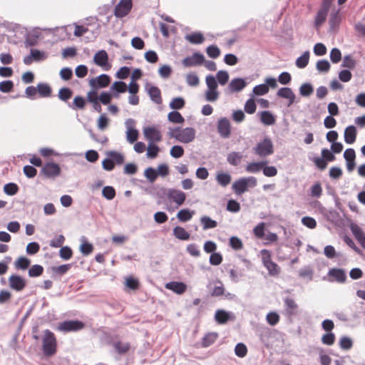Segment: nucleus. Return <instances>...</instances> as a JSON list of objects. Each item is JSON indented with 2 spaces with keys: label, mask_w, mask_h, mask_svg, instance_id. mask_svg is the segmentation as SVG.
<instances>
[{
  "label": "nucleus",
  "mask_w": 365,
  "mask_h": 365,
  "mask_svg": "<svg viewBox=\"0 0 365 365\" xmlns=\"http://www.w3.org/2000/svg\"><path fill=\"white\" fill-rule=\"evenodd\" d=\"M200 222L202 225V229L204 230H207L209 229H213L215 228L217 226V221L211 219L208 216H202L200 218Z\"/></svg>",
  "instance_id": "obj_37"
},
{
  "label": "nucleus",
  "mask_w": 365,
  "mask_h": 365,
  "mask_svg": "<svg viewBox=\"0 0 365 365\" xmlns=\"http://www.w3.org/2000/svg\"><path fill=\"white\" fill-rule=\"evenodd\" d=\"M110 91H117V93H123L127 91V85L123 81H116L110 88Z\"/></svg>",
  "instance_id": "obj_48"
},
{
  "label": "nucleus",
  "mask_w": 365,
  "mask_h": 365,
  "mask_svg": "<svg viewBox=\"0 0 365 365\" xmlns=\"http://www.w3.org/2000/svg\"><path fill=\"white\" fill-rule=\"evenodd\" d=\"M159 151L160 148L155 143H148L146 156L151 159L155 158Z\"/></svg>",
  "instance_id": "obj_47"
},
{
  "label": "nucleus",
  "mask_w": 365,
  "mask_h": 365,
  "mask_svg": "<svg viewBox=\"0 0 365 365\" xmlns=\"http://www.w3.org/2000/svg\"><path fill=\"white\" fill-rule=\"evenodd\" d=\"M334 154L331 150L323 148L321 151V157L317 155L312 158L309 157V160L314 163L317 169L322 171L327 168L328 163L336 160Z\"/></svg>",
  "instance_id": "obj_2"
},
{
  "label": "nucleus",
  "mask_w": 365,
  "mask_h": 365,
  "mask_svg": "<svg viewBox=\"0 0 365 365\" xmlns=\"http://www.w3.org/2000/svg\"><path fill=\"white\" fill-rule=\"evenodd\" d=\"M143 133L149 143H155L160 142L162 139L160 132L155 127H146L143 130Z\"/></svg>",
  "instance_id": "obj_22"
},
{
  "label": "nucleus",
  "mask_w": 365,
  "mask_h": 365,
  "mask_svg": "<svg viewBox=\"0 0 365 365\" xmlns=\"http://www.w3.org/2000/svg\"><path fill=\"white\" fill-rule=\"evenodd\" d=\"M215 78L220 85L225 86L229 81V74L226 71L220 70L217 71Z\"/></svg>",
  "instance_id": "obj_54"
},
{
  "label": "nucleus",
  "mask_w": 365,
  "mask_h": 365,
  "mask_svg": "<svg viewBox=\"0 0 365 365\" xmlns=\"http://www.w3.org/2000/svg\"><path fill=\"white\" fill-rule=\"evenodd\" d=\"M314 91V88L310 83H304L299 87V93L303 97L309 96Z\"/></svg>",
  "instance_id": "obj_50"
},
{
  "label": "nucleus",
  "mask_w": 365,
  "mask_h": 365,
  "mask_svg": "<svg viewBox=\"0 0 365 365\" xmlns=\"http://www.w3.org/2000/svg\"><path fill=\"white\" fill-rule=\"evenodd\" d=\"M328 12L329 10L327 9L323 8L319 9L314 19L316 26L322 25L326 21Z\"/></svg>",
  "instance_id": "obj_41"
},
{
  "label": "nucleus",
  "mask_w": 365,
  "mask_h": 365,
  "mask_svg": "<svg viewBox=\"0 0 365 365\" xmlns=\"http://www.w3.org/2000/svg\"><path fill=\"white\" fill-rule=\"evenodd\" d=\"M110 344L114 348L115 351L120 356L125 354L130 349V344L128 341L122 342L117 341Z\"/></svg>",
  "instance_id": "obj_28"
},
{
  "label": "nucleus",
  "mask_w": 365,
  "mask_h": 365,
  "mask_svg": "<svg viewBox=\"0 0 365 365\" xmlns=\"http://www.w3.org/2000/svg\"><path fill=\"white\" fill-rule=\"evenodd\" d=\"M132 6V0H120L115 7V16L118 18L125 16L130 11Z\"/></svg>",
  "instance_id": "obj_10"
},
{
  "label": "nucleus",
  "mask_w": 365,
  "mask_h": 365,
  "mask_svg": "<svg viewBox=\"0 0 365 365\" xmlns=\"http://www.w3.org/2000/svg\"><path fill=\"white\" fill-rule=\"evenodd\" d=\"M357 130L354 125L347 126L344 130V141L347 144H353L356 141Z\"/></svg>",
  "instance_id": "obj_27"
},
{
  "label": "nucleus",
  "mask_w": 365,
  "mask_h": 365,
  "mask_svg": "<svg viewBox=\"0 0 365 365\" xmlns=\"http://www.w3.org/2000/svg\"><path fill=\"white\" fill-rule=\"evenodd\" d=\"M126 130V139L130 143H133L138 140V130L135 128V120L133 118H128L125 122Z\"/></svg>",
  "instance_id": "obj_13"
},
{
  "label": "nucleus",
  "mask_w": 365,
  "mask_h": 365,
  "mask_svg": "<svg viewBox=\"0 0 365 365\" xmlns=\"http://www.w3.org/2000/svg\"><path fill=\"white\" fill-rule=\"evenodd\" d=\"M165 288L178 294H183L187 289V285L182 282L171 281L165 284Z\"/></svg>",
  "instance_id": "obj_25"
},
{
  "label": "nucleus",
  "mask_w": 365,
  "mask_h": 365,
  "mask_svg": "<svg viewBox=\"0 0 365 365\" xmlns=\"http://www.w3.org/2000/svg\"><path fill=\"white\" fill-rule=\"evenodd\" d=\"M205 61L204 55L200 52H194L192 56L185 57L182 63L185 67H193L202 65Z\"/></svg>",
  "instance_id": "obj_15"
},
{
  "label": "nucleus",
  "mask_w": 365,
  "mask_h": 365,
  "mask_svg": "<svg viewBox=\"0 0 365 365\" xmlns=\"http://www.w3.org/2000/svg\"><path fill=\"white\" fill-rule=\"evenodd\" d=\"M107 158L102 161V168L106 171H111L115 168V164L122 165L124 163V155L115 150L106 153Z\"/></svg>",
  "instance_id": "obj_4"
},
{
  "label": "nucleus",
  "mask_w": 365,
  "mask_h": 365,
  "mask_svg": "<svg viewBox=\"0 0 365 365\" xmlns=\"http://www.w3.org/2000/svg\"><path fill=\"white\" fill-rule=\"evenodd\" d=\"M330 63L326 59H321L317 62L316 68L319 72L327 73L330 69Z\"/></svg>",
  "instance_id": "obj_60"
},
{
  "label": "nucleus",
  "mask_w": 365,
  "mask_h": 365,
  "mask_svg": "<svg viewBox=\"0 0 365 365\" xmlns=\"http://www.w3.org/2000/svg\"><path fill=\"white\" fill-rule=\"evenodd\" d=\"M71 267V264H65L58 267H52L51 271L53 275L59 274L60 276H62L65 274L70 269Z\"/></svg>",
  "instance_id": "obj_52"
},
{
  "label": "nucleus",
  "mask_w": 365,
  "mask_h": 365,
  "mask_svg": "<svg viewBox=\"0 0 365 365\" xmlns=\"http://www.w3.org/2000/svg\"><path fill=\"white\" fill-rule=\"evenodd\" d=\"M84 327L85 324L80 320H65L58 324L57 329L61 331L68 333L80 331Z\"/></svg>",
  "instance_id": "obj_7"
},
{
  "label": "nucleus",
  "mask_w": 365,
  "mask_h": 365,
  "mask_svg": "<svg viewBox=\"0 0 365 365\" xmlns=\"http://www.w3.org/2000/svg\"><path fill=\"white\" fill-rule=\"evenodd\" d=\"M36 88L39 96L43 98L49 97L52 92L51 86L46 83H38Z\"/></svg>",
  "instance_id": "obj_33"
},
{
  "label": "nucleus",
  "mask_w": 365,
  "mask_h": 365,
  "mask_svg": "<svg viewBox=\"0 0 365 365\" xmlns=\"http://www.w3.org/2000/svg\"><path fill=\"white\" fill-rule=\"evenodd\" d=\"M247 83L245 78H233L225 89L226 93H238L242 91L247 86Z\"/></svg>",
  "instance_id": "obj_16"
},
{
  "label": "nucleus",
  "mask_w": 365,
  "mask_h": 365,
  "mask_svg": "<svg viewBox=\"0 0 365 365\" xmlns=\"http://www.w3.org/2000/svg\"><path fill=\"white\" fill-rule=\"evenodd\" d=\"M262 261L263 265L266 267L268 273L270 276H275L279 273L280 268L277 263L271 259V253L267 250H262Z\"/></svg>",
  "instance_id": "obj_6"
},
{
  "label": "nucleus",
  "mask_w": 365,
  "mask_h": 365,
  "mask_svg": "<svg viewBox=\"0 0 365 365\" xmlns=\"http://www.w3.org/2000/svg\"><path fill=\"white\" fill-rule=\"evenodd\" d=\"M93 62L104 71H108L111 68V65L108 63V53L105 50H100L95 53Z\"/></svg>",
  "instance_id": "obj_12"
},
{
  "label": "nucleus",
  "mask_w": 365,
  "mask_h": 365,
  "mask_svg": "<svg viewBox=\"0 0 365 365\" xmlns=\"http://www.w3.org/2000/svg\"><path fill=\"white\" fill-rule=\"evenodd\" d=\"M45 53L38 49L30 50V54L24 56L23 62L26 65H30L33 61H41L46 58Z\"/></svg>",
  "instance_id": "obj_19"
},
{
  "label": "nucleus",
  "mask_w": 365,
  "mask_h": 365,
  "mask_svg": "<svg viewBox=\"0 0 365 365\" xmlns=\"http://www.w3.org/2000/svg\"><path fill=\"white\" fill-rule=\"evenodd\" d=\"M313 269L310 266H304L299 271V276L302 278H308L309 280L313 277Z\"/></svg>",
  "instance_id": "obj_58"
},
{
  "label": "nucleus",
  "mask_w": 365,
  "mask_h": 365,
  "mask_svg": "<svg viewBox=\"0 0 365 365\" xmlns=\"http://www.w3.org/2000/svg\"><path fill=\"white\" fill-rule=\"evenodd\" d=\"M351 233L360 245L365 250V234L362 229L356 223L351 222L349 225Z\"/></svg>",
  "instance_id": "obj_23"
},
{
  "label": "nucleus",
  "mask_w": 365,
  "mask_h": 365,
  "mask_svg": "<svg viewBox=\"0 0 365 365\" xmlns=\"http://www.w3.org/2000/svg\"><path fill=\"white\" fill-rule=\"evenodd\" d=\"M43 272V267L40 264L32 265L28 272L30 277H37L41 276Z\"/></svg>",
  "instance_id": "obj_55"
},
{
  "label": "nucleus",
  "mask_w": 365,
  "mask_h": 365,
  "mask_svg": "<svg viewBox=\"0 0 365 365\" xmlns=\"http://www.w3.org/2000/svg\"><path fill=\"white\" fill-rule=\"evenodd\" d=\"M173 235L180 240H188L190 235L183 227L176 226L173 228Z\"/></svg>",
  "instance_id": "obj_34"
},
{
  "label": "nucleus",
  "mask_w": 365,
  "mask_h": 365,
  "mask_svg": "<svg viewBox=\"0 0 365 365\" xmlns=\"http://www.w3.org/2000/svg\"><path fill=\"white\" fill-rule=\"evenodd\" d=\"M256 155L259 157H267L274 153L273 143L270 138L266 137L262 141L259 142L253 148Z\"/></svg>",
  "instance_id": "obj_5"
},
{
  "label": "nucleus",
  "mask_w": 365,
  "mask_h": 365,
  "mask_svg": "<svg viewBox=\"0 0 365 365\" xmlns=\"http://www.w3.org/2000/svg\"><path fill=\"white\" fill-rule=\"evenodd\" d=\"M9 284L10 288L16 292L22 291L26 286V280L17 274H12L9 277Z\"/></svg>",
  "instance_id": "obj_18"
},
{
  "label": "nucleus",
  "mask_w": 365,
  "mask_h": 365,
  "mask_svg": "<svg viewBox=\"0 0 365 365\" xmlns=\"http://www.w3.org/2000/svg\"><path fill=\"white\" fill-rule=\"evenodd\" d=\"M115 190L112 186H105L102 190V195L108 200H113L115 197Z\"/></svg>",
  "instance_id": "obj_56"
},
{
  "label": "nucleus",
  "mask_w": 365,
  "mask_h": 365,
  "mask_svg": "<svg viewBox=\"0 0 365 365\" xmlns=\"http://www.w3.org/2000/svg\"><path fill=\"white\" fill-rule=\"evenodd\" d=\"M169 135L180 143H189L195 138V130L191 127L183 129L180 127H176L170 129Z\"/></svg>",
  "instance_id": "obj_1"
},
{
  "label": "nucleus",
  "mask_w": 365,
  "mask_h": 365,
  "mask_svg": "<svg viewBox=\"0 0 365 365\" xmlns=\"http://www.w3.org/2000/svg\"><path fill=\"white\" fill-rule=\"evenodd\" d=\"M144 175L150 182H153L158 176L156 170L152 167H148L145 170Z\"/></svg>",
  "instance_id": "obj_64"
},
{
  "label": "nucleus",
  "mask_w": 365,
  "mask_h": 365,
  "mask_svg": "<svg viewBox=\"0 0 365 365\" xmlns=\"http://www.w3.org/2000/svg\"><path fill=\"white\" fill-rule=\"evenodd\" d=\"M110 83V77L106 73L99 75L96 78H92L89 80L90 86L96 90L98 88H103L107 87Z\"/></svg>",
  "instance_id": "obj_11"
},
{
  "label": "nucleus",
  "mask_w": 365,
  "mask_h": 365,
  "mask_svg": "<svg viewBox=\"0 0 365 365\" xmlns=\"http://www.w3.org/2000/svg\"><path fill=\"white\" fill-rule=\"evenodd\" d=\"M145 88L148 90L150 100L156 104H161L162 97L160 88L155 86H150L149 83L146 84Z\"/></svg>",
  "instance_id": "obj_24"
},
{
  "label": "nucleus",
  "mask_w": 365,
  "mask_h": 365,
  "mask_svg": "<svg viewBox=\"0 0 365 365\" xmlns=\"http://www.w3.org/2000/svg\"><path fill=\"white\" fill-rule=\"evenodd\" d=\"M235 354L238 357H245L247 354V348L246 345L242 342L237 343L235 347Z\"/></svg>",
  "instance_id": "obj_57"
},
{
  "label": "nucleus",
  "mask_w": 365,
  "mask_h": 365,
  "mask_svg": "<svg viewBox=\"0 0 365 365\" xmlns=\"http://www.w3.org/2000/svg\"><path fill=\"white\" fill-rule=\"evenodd\" d=\"M72 94L73 91L71 88L63 87L58 91V97L62 101H67L71 98Z\"/></svg>",
  "instance_id": "obj_49"
},
{
  "label": "nucleus",
  "mask_w": 365,
  "mask_h": 365,
  "mask_svg": "<svg viewBox=\"0 0 365 365\" xmlns=\"http://www.w3.org/2000/svg\"><path fill=\"white\" fill-rule=\"evenodd\" d=\"M232 189L237 195H241L247 190V182L245 178H240L232 184Z\"/></svg>",
  "instance_id": "obj_31"
},
{
  "label": "nucleus",
  "mask_w": 365,
  "mask_h": 365,
  "mask_svg": "<svg viewBox=\"0 0 365 365\" xmlns=\"http://www.w3.org/2000/svg\"><path fill=\"white\" fill-rule=\"evenodd\" d=\"M309 60V51H306L296 59L295 64L299 68H305L308 63Z\"/></svg>",
  "instance_id": "obj_38"
},
{
  "label": "nucleus",
  "mask_w": 365,
  "mask_h": 365,
  "mask_svg": "<svg viewBox=\"0 0 365 365\" xmlns=\"http://www.w3.org/2000/svg\"><path fill=\"white\" fill-rule=\"evenodd\" d=\"M19 190V186L17 185V184L14 182H8L5 184L4 186V193L9 196H13L16 195L18 192Z\"/></svg>",
  "instance_id": "obj_46"
},
{
  "label": "nucleus",
  "mask_w": 365,
  "mask_h": 365,
  "mask_svg": "<svg viewBox=\"0 0 365 365\" xmlns=\"http://www.w3.org/2000/svg\"><path fill=\"white\" fill-rule=\"evenodd\" d=\"M234 317L232 312H227L224 309H218L215 314V321L220 324H226L229 320Z\"/></svg>",
  "instance_id": "obj_26"
},
{
  "label": "nucleus",
  "mask_w": 365,
  "mask_h": 365,
  "mask_svg": "<svg viewBox=\"0 0 365 365\" xmlns=\"http://www.w3.org/2000/svg\"><path fill=\"white\" fill-rule=\"evenodd\" d=\"M257 106L252 98H249L245 104L244 110L248 114H253L256 111Z\"/></svg>",
  "instance_id": "obj_61"
},
{
  "label": "nucleus",
  "mask_w": 365,
  "mask_h": 365,
  "mask_svg": "<svg viewBox=\"0 0 365 365\" xmlns=\"http://www.w3.org/2000/svg\"><path fill=\"white\" fill-rule=\"evenodd\" d=\"M324 217L327 220L332 223L335 227H341L344 225L343 218L335 210H327L324 214Z\"/></svg>",
  "instance_id": "obj_20"
},
{
  "label": "nucleus",
  "mask_w": 365,
  "mask_h": 365,
  "mask_svg": "<svg viewBox=\"0 0 365 365\" xmlns=\"http://www.w3.org/2000/svg\"><path fill=\"white\" fill-rule=\"evenodd\" d=\"M85 105V99L81 96H77L74 98L73 103L71 105H69V107L72 109H83L84 108Z\"/></svg>",
  "instance_id": "obj_59"
},
{
  "label": "nucleus",
  "mask_w": 365,
  "mask_h": 365,
  "mask_svg": "<svg viewBox=\"0 0 365 365\" xmlns=\"http://www.w3.org/2000/svg\"><path fill=\"white\" fill-rule=\"evenodd\" d=\"M185 38L193 44H200L204 41V36L200 32H194L191 34L186 35Z\"/></svg>",
  "instance_id": "obj_40"
},
{
  "label": "nucleus",
  "mask_w": 365,
  "mask_h": 365,
  "mask_svg": "<svg viewBox=\"0 0 365 365\" xmlns=\"http://www.w3.org/2000/svg\"><path fill=\"white\" fill-rule=\"evenodd\" d=\"M168 120L173 123H182L185 121L182 115L178 110H172L168 115Z\"/></svg>",
  "instance_id": "obj_45"
},
{
  "label": "nucleus",
  "mask_w": 365,
  "mask_h": 365,
  "mask_svg": "<svg viewBox=\"0 0 365 365\" xmlns=\"http://www.w3.org/2000/svg\"><path fill=\"white\" fill-rule=\"evenodd\" d=\"M82 244L80 245V251L83 255H90L93 250V246L91 243H89L86 241V239L84 236L81 237Z\"/></svg>",
  "instance_id": "obj_44"
},
{
  "label": "nucleus",
  "mask_w": 365,
  "mask_h": 365,
  "mask_svg": "<svg viewBox=\"0 0 365 365\" xmlns=\"http://www.w3.org/2000/svg\"><path fill=\"white\" fill-rule=\"evenodd\" d=\"M242 158V155L240 152H231L227 156V161L233 166L238 165Z\"/></svg>",
  "instance_id": "obj_36"
},
{
  "label": "nucleus",
  "mask_w": 365,
  "mask_h": 365,
  "mask_svg": "<svg viewBox=\"0 0 365 365\" xmlns=\"http://www.w3.org/2000/svg\"><path fill=\"white\" fill-rule=\"evenodd\" d=\"M185 101L182 97H175L172 99V101L169 103V107L174 110H180L185 107Z\"/></svg>",
  "instance_id": "obj_39"
},
{
  "label": "nucleus",
  "mask_w": 365,
  "mask_h": 365,
  "mask_svg": "<svg viewBox=\"0 0 365 365\" xmlns=\"http://www.w3.org/2000/svg\"><path fill=\"white\" fill-rule=\"evenodd\" d=\"M186 83L190 86H197L199 85V77L195 73L190 72L185 76Z\"/></svg>",
  "instance_id": "obj_53"
},
{
  "label": "nucleus",
  "mask_w": 365,
  "mask_h": 365,
  "mask_svg": "<svg viewBox=\"0 0 365 365\" xmlns=\"http://www.w3.org/2000/svg\"><path fill=\"white\" fill-rule=\"evenodd\" d=\"M217 133L222 138H228L231 134V125L226 117L220 118L217 125Z\"/></svg>",
  "instance_id": "obj_14"
},
{
  "label": "nucleus",
  "mask_w": 365,
  "mask_h": 365,
  "mask_svg": "<svg viewBox=\"0 0 365 365\" xmlns=\"http://www.w3.org/2000/svg\"><path fill=\"white\" fill-rule=\"evenodd\" d=\"M329 275L335 279L339 283H344L346 279V274L343 269L332 268L329 271Z\"/></svg>",
  "instance_id": "obj_30"
},
{
  "label": "nucleus",
  "mask_w": 365,
  "mask_h": 365,
  "mask_svg": "<svg viewBox=\"0 0 365 365\" xmlns=\"http://www.w3.org/2000/svg\"><path fill=\"white\" fill-rule=\"evenodd\" d=\"M268 164V161L262 160L258 162H252L247 165L245 170L249 173H257L262 170L263 167Z\"/></svg>",
  "instance_id": "obj_29"
},
{
  "label": "nucleus",
  "mask_w": 365,
  "mask_h": 365,
  "mask_svg": "<svg viewBox=\"0 0 365 365\" xmlns=\"http://www.w3.org/2000/svg\"><path fill=\"white\" fill-rule=\"evenodd\" d=\"M56 339L54 334L48 329H46L43 337V353L46 356H51L56 352Z\"/></svg>",
  "instance_id": "obj_3"
},
{
  "label": "nucleus",
  "mask_w": 365,
  "mask_h": 365,
  "mask_svg": "<svg viewBox=\"0 0 365 365\" xmlns=\"http://www.w3.org/2000/svg\"><path fill=\"white\" fill-rule=\"evenodd\" d=\"M31 264V260L26 257H20L15 262V267L16 269H26Z\"/></svg>",
  "instance_id": "obj_51"
},
{
  "label": "nucleus",
  "mask_w": 365,
  "mask_h": 365,
  "mask_svg": "<svg viewBox=\"0 0 365 365\" xmlns=\"http://www.w3.org/2000/svg\"><path fill=\"white\" fill-rule=\"evenodd\" d=\"M231 175L227 173H220L216 176V180L222 187H226L231 182Z\"/></svg>",
  "instance_id": "obj_42"
},
{
  "label": "nucleus",
  "mask_w": 365,
  "mask_h": 365,
  "mask_svg": "<svg viewBox=\"0 0 365 365\" xmlns=\"http://www.w3.org/2000/svg\"><path fill=\"white\" fill-rule=\"evenodd\" d=\"M184 148L181 145H173L170 150V155L174 158H180L184 155Z\"/></svg>",
  "instance_id": "obj_63"
},
{
  "label": "nucleus",
  "mask_w": 365,
  "mask_h": 365,
  "mask_svg": "<svg viewBox=\"0 0 365 365\" xmlns=\"http://www.w3.org/2000/svg\"><path fill=\"white\" fill-rule=\"evenodd\" d=\"M193 214L194 212L188 208L182 209L178 212L177 218L180 222H187L192 218Z\"/></svg>",
  "instance_id": "obj_43"
},
{
  "label": "nucleus",
  "mask_w": 365,
  "mask_h": 365,
  "mask_svg": "<svg viewBox=\"0 0 365 365\" xmlns=\"http://www.w3.org/2000/svg\"><path fill=\"white\" fill-rule=\"evenodd\" d=\"M218 337V334L215 332H210L206 334L202 339L201 345L206 348L215 343Z\"/></svg>",
  "instance_id": "obj_35"
},
{
  "label": "nucleus",
  "mask_w": 365,
  "mask_h": 365,
  "mask_svg": "<svg viewBox=\"0 0 365 365\" xmlns=\"http://www.w3.org/2000/svg\"><path fill=\"white\" fill-rule=\"evenodd\" d=\"M167 195L170 200L175 202L178 205H182L186 199L185 192L174 188H169L167 190Z\"/></svg>",
  "instance_id": "obj_21"
},
{
  "label": "nucleus",
  "mask_w": 365,
  "mask_h": 365,
  "mask_svg": "<svg viewBox=\"0 0 365 365\" xmlns=\"http://www.w3.org/2000/svg\"><path fill=\"white\" fill-rule=\"evenodd\" d=\"M41 173L48 178H55L61 173V168L58 164L49 162L43 165Z\"/></svg>",
  "instance_id": "obj_9"
},
{
  "label": "nucleus",
  "mask_w": 365,
  "mask_h": 365,
  "mask_svg": "<svg viewBox=\"0 0 365 365\" xmlns=\"http://www.w3.org/2000/svg\"><path fill=\"white\" fill-rule=\"evenodd\" d=\"M51 29L34 27L27 31L25 34V46H34L38 43L39 38L41 36V31H51Z\"/></svg>",
  "instance_id": "obj_8"
},
{
  "label": "nucleus",
  "mask_w": 365,
  "mask_h": 365,
  "mask_svg": "<svg viewBox=\"0 0 365 365\" xmlns=\"http://www.w3.org/2000/svg\"><path fill=\"white\" fill-rule=\"evenodd\" d=\"M356 64V61L350 55H346L344 57L341 66L348 69H353L355 68Z\"/></svg>",
  "instance_id": "obj_62"
},
{
  "label": "nucleus",
  "mask_w": 365,
  "mask_h": 365,
  "mask_svg": "<svg viewBox=\"0 0 365 365\" xmlns=\"http://www.w3.org/2000/svg\"><path fill=\"white\" fill-rule=\"evenodd\" d=\"M261 122L266 125H272L275 123L274 115L269 110H263L259 113Z\"/></svg>",
  "instance_id": "obj_32"
},
{
  "label": "nucleus",
  "mask_w": 365,
  "mask_h": 365,
  "mask_svg": "<svg viewBox=\"0 0 365 365\" xmlns=\"http://www.w3.org/2000/svg\"><path fill=\"white\" fill-rule=\"evenodd\" d=\"M283 300L284 306V315L288 318H292L294 316L297 315L298 305L294 301V299L289 297H286L284 298Z\"/></svg>",
  "instance_id": "obj_17"
}]
</instances>
